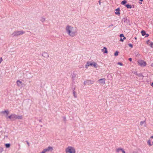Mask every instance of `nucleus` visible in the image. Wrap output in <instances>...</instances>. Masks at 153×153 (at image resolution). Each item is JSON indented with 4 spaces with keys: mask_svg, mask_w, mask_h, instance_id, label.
<instances>
[{
    "mask_svg": "<svg viewBox=\"0 0 153 153\" xmlns=\"http://www.w3.org/2000/svg\"><path fill=\"white\" fill-rule=\"evenodd\" d=\"M90 83H91V84H93V83H94V81H90Z\"/></svg>",
    "mask_w": 153,
    "mask_h": 153,
    "instance_id": "obj_33",
    "label": "nucleus"
},
{
    "mask_svg": "<svg viewBox=\"0 0 153 153\" xmlns=\"http://www.w3.org/2000/svg\"><path fill=\"white\" fill-rule=\"evenodd\" d=\"M120 36L121 38L124 37V36L123 34H121L120 35Z\"/></svg>",
    "mask_w": 153,
    "mask_h": 153,
    "instance_id": "obj_28",
    "label": "nucleus"
},
{
    "mask_svg": "<svg viewBox=\"0 0 153 153\" xmlns=\"http://www.w3.org/2000/svg\"><path fill=\"white\" fill-rule=\"evenodd\" d=\"M113 26V25H111V26Z\"/></svg>",
    "mask_w": 153,
    "mask_h": 153,
    "instance_id": "obj_38",
    "label": "nucleus"
},
{
    "mask_svg": "<svg viewBox=\"0 0 153 153\" xmlns=\"http://www.w3.org/2000/svg\"><path fill=\"white\" fill-rule=\"evenodd\" d=\"M144 123H146L145 121H141L140 123V125L142 126Z\"/></svg>",
    "mask_w": 153,
    "mask_h": 153,
    "instance_id": "obj_16",
    "label": "nucleus"
},
{
    "mask_svg": "<svg viewBox=\"0 0 153 153\" xmlns=\"http://www.w3.org/2000/svg\"><path fill=\"white\" fill-rule=\"evenodd\" d=\"M138 62L139 65L141 66H145L146 65V63L143 60H140Z\"/></svg>",
    "mask_w": 153,
    "mask_h": 153,
    "instance_id": "obj_4",
    "label": "nucleus"
},
{
    "mask_svg": "<svg viewBox=\"0 0 153 153\" xmlns=\"http://www.w3.org/2000/svg\"><path fill=\"white\" fill-rule=\"evenodd\" d=\"M146 43L147 45H150L151 47L152 48H153V43L150 42L149 40H148L146 41Z\"/></svg>",
    "mask_w": 153,
    "mask_h": 153,
    "instance_id": "obj_8",
    "label": "nucleus"
},
{
    "mask_svg": "<svg viewBox=\"0 0 153 153\" xmlns=\"http://www.w3.org/2000/svg\"><path fill=\"white\" fill-rule=\"evenodd\" d=\"M151 86H153V82H152L151 84Z\"/></svg>",
    "mask_w": 153,
    "mask_h": 153,
    "instance_id": "obj_35",
    "label": "nucleus"
},
{
    "mask_svg": "<svg viewBox=\"0 0 153 153\" xmlns=\"http://www.w3.org/2000/svg\"><path fill=\"white\" fill-rule=\"evenodd\" d=\"M16 83H17V85L19 86H20V84H22V82L21 81L19 80H18L17 81Z\"/></svg>",
    "mask_w": 153,
    "mask_h": 153,
    "instance_id": "obj_12",
    "label": "nucleus"
},
{
    "mask_svg": "<svg viewBox=\"0 0 153 153\" xmlns=\"http://www.w3.org/2000/svg\"><path fill=\"white\" fill-rule=\"evenodd\" d=\"M102 51L104 53H108L107 49L105 47H104L103 49L102 50Z\"/></svg>",
    "mask_w": 153,
    "mask_h": 153,
    "instance_id": "obj_10",
    "label": "nucleus"
},
{
    "mask_svg": "<svg viewBox=\"0 0 153 153\" xmlns=\"http://www.w3.org/2000/svg\"><path fill=\"white\" fill-rule=\"evenodd\" d=\"M129 60L130 61H132V58H130L129 59Z\"/></svg>",
    "mask_w": 153,
    "mask_h": 153,
    "instance_id": "obj_32",
    "label": "nucleus"
},
{
    "mask_svg": "<svg viewBox=\"0 0 153 153\" xmlns=\"http://www.w3.org/2000/svg\"><path fill=\"white\" fill-rule=\"evenodd\" d=\"M3 148L2 147H0V152H1L3 151Z\"/></svg>",
    "mask_w": 153,
    "mask_h": 153,
    "instance_id": "obj_23",
    "label": "nucleus"
},
{
    "mask_svg": "<svg viewBox=\"0 0 153 153\" xmlns=\"http://www.w3.org/2000/svg\"><path fill=\"white\" fill-rule=\"evenodd\" d=\"M24 33H25V32L23 31H19L14 32L13 33V35L14 36H18L20 35L23 34Z\"/></svg>",
    "mask_w": 153,
    "mask_h": 153,
    "instance_id": "obj_3",
    "label": "nucleus"
},
{
    "mask_svg": "<svg viewBox=\"0 0 153 153\" xmlns=\"http://www.w3.org/2000/svg\"><path fill=\"white\" fill-rule=\"evenodd\" d=\"M73 94H74V97H76V92L74 91H73Z\"/></svg>",
    "mask_w": 153,
    "mask_h": 153,
    "instance_id": "obj_26",
    "label": "nucleus"
},
{
    "mask_svg": "<svg viewBox=\"0 0 153 153\" xmlns=\"http://www.w3.org/2000/svg\"><path fill=\"white\" fill-rule=\"evenodd\" d=\"M127 3V1L126 0H124L123 1L121 2V4L123 5H124Z\"/></svg>",
    "mask_w": 153,
    "mask_h": 153,
    "instance_id": "obj_17",
    "label": "nucleus"
},
{
    "mask_svg": "<svg viewBox=\"0 0 153 153\" xmlns=\"http://www.w3.org/2000/svg\"><path fill=\"white\" fill-rule=\"evenodd\" d=\"M150 138H153V136H151L150 137Z\"/></svg>",
    "mask_w": 153,
    "mask_h": 153,
    "instance_id": "obj_36",
    "label": "nucleus"
},
{
    "mask_svg": "<svg viewBox=\"0 0 153 153\" xmlns=\"http://www.w3.org/2000/svg\"><path fill=\"white\" fill-rule=\"evenodd\" d=\"M26 143L28 146H30V143L28 141H26Z\"/></svg>",
    "mask_w": 153,
    "mask_h": 153,
    "instance_id": "obj_30",
    "label": "nucleus"
},
{
    "mask_svg": "<svg viewBox=\"0 0 153 153\" xmlns=\"http://www.w3.org/2000/svg\"><path fill=\"white\" fill-rule=\"evenodd\" d=\"M66 153H76L75 149L73 147L68 146L65 149Z\"/></svg>",
    "mask_w": 153,
    "mask_h": 153,
    "instance_id": "obj_2",
    "label": "nucleus"
},
{
    "mask_svg": "<svg viewBox=\"0 0 153 153\" xmlns=\"http://www.w3.org/2000/svg\"><path fill=\"white\" fill-rule=\"evenodd\" d=\"M97 65V64L96 63H95L94 62H93V65L94 67L96 68L97 67H96Z\"/></svg>",
    "mask_w": 153,
    "mask_h": 153,
    "instance_id": "obj_25",
    "label": "nucleus"
},
{
    "mask_svg": "<svg viewBox=\"0 0 153 153\" xmlns=\"http://www.w3.org/2000/svg\"><path fill=\"white\" fill-rule=\"evenodd\" d=\"M53 149V148L51 146H49L46 149H44L43 151L45 153L46 152L49 151H52Z\"/></svg>",
    "mask_w": 153,
    "mask_h": 153,
    "instance_id": "obj_5",
    "label": "nucleus"
},
{
    "mask_svg": "<svg viewBox=\"0 0 153 153\" xmlns=\"http://www.w3.org/2000/svg\"><path fill=\"white\" fill-rule=\"evenodd\" d=\"M135 39H137V38H136V37H135Z\"/></svg>",
    "mask_w": 153,
    "mask_h": 153,
    "instance_id": "obj_37",
    "label": "nucleus"
},
{
    "mask_svg": "<svg viewBox=\"0 0 153 153\" xmlns=\"http://www.w3.org/2000/svg\"><path fill=\"white\" fill-rule=\"evenodd\" d=\"M39 153H45L44 151L43 150L42 152H40Z\"/></svg>",
    "mask_w": 153,
    "mask_h": 153,
    "instance_id": "obj_34",
    "label": "nucleus"
},
{
    "mask_svg": "<svg viewBox=\"0 0 153 153\" xmlns=\"http://www.w3.org/2000/svg\"><path fill=\"white\" fill-rule=\"evenodd\" d=\"M5 145L6 148H9L10 146V143H6L5 144Z\"/></svg>",
    "mask_w": 153,
    "mask_h": 153,
    "instance_id": "obj_13",
    "label": "nucleus"
},
{
    "mask_svg": "<svg viewBox=\"0 0 153 153\" xmlns=\"http://www.w3.org/2000/svg\"><path fill=\"white\" fill-rule=\"evenodd\" d=\"M128 45H129V46L130 47H131V48L133 47V45H132V44H128Z\"/></svg>",
    "mask_w": 153,
    "mask_h": 153,
    "instance_id": "obj_29",
    "label": "nucleus"
},
{
    "mask_svg": "<svg viewBox=\"0 0 153 153\" xmlns=\"http://www.w3.org/2000/svg\"><path fill=\"white\" fill-rule=\"evenodd\" d=\"M152 145H153V142H152Z\"/></svg>",
    "mask_w": 153,
    "mask_h": 153,
    "instance_id": "obj_39",
    "label": "nucleus"
},
{
    "mask_svg": "<svg viewBox=\"0 0 153 153\" xmlns=\"http://www.w3.org/2000/svg\"><path fill=\"white\" fill-rule=\"evenodd\" d=\"M126 39V38L125 37H123V38H121L120 41L121 42H123L124 39Z\"/></svg>",
    "mask_w": 153,
    "mask_h": 153,
    "instance_id": "obj_22",
    "label": "nucleus"
},
{
    "mask_svg": "<svg viewBox=\"0 0 153 153\" xmlns=\"http://www.w3.org/2000/svg\"><path fill=\"white\" fill-rule=\"evenodd\" d=\"M93 65V62L91 63H89V62H88L87 63L86 65L85 66L86 68H88V67L90 65Z\"/></svg>",
    "mask_w": 153,
    "mask_h": 153,
    "instance_id": "obj_11",
    "label": "nucleus"
},
{
    "mask_svg": "<svg viewBox=\"0 0 153 153\" xmlns=\"http://www.w3.org/2000/svg\"><path fill=\"white\" fill-rule=\"evenodd\" d=\"M122 152L123 153H126L125 151L123 149H122Z\"/></svg>",
    "mask_w": 153,
    "mask_h": 153,
    "instance_id": "obj_31",
    "label": "nucleus"
},
{
    "mask_svg": "<svg viewBox=\"0 0 153 153\" xmlns=\"http://www.w3.org/2000/svg\"><path fill=\"white\" fill-rule=\"evenodd\" d=\"M118 51H116L114 54V55L115 56H118Z\"/></svg>",
    "mask_w": 153,
    "mask_h": 153,
    "instance_id": "obj_24",
    "label": "nucleus"
},
{
    "mask_svg": "<svg viewBox=\"0 0 153 153\" xmlns=\"http://www.w3.org/2000/svg\"><path fill=\"white\" fill-rule=\"evenodd\" d=\"M120 8H118L116 10V12H115V14H117V15L119 16L120 15Z\"/></svg>",
    "mask_w": 153,
    "mask_h": 153,
    "instance_id": "obj_9",
    "label": "nucleus"
},
{
    "mask_svg": "<svg viewBox=\"0 0 153 153\" xmlns=\"http://www.w3.org/2000/svg\"><path fill=\"white\" fill-rule=\"evenodd\" d=\"M147 143L149 146H151L152 145V144L151 143V141L149 140L148 141Z\"/></svg>",
    "mask_w": 153,
    "mask_h": 153,
    "instance_id": "obj_15",
    "label": "nucleus"
},
{
    "mask_svg": "<svg viewBox=\"0 0 153 153\" xmlns=\"http://www.w3.org/2000/svg\"><path fill=\"white\" fill-rule=\"evenodd\" d=\"M123 149H121V148H119V149H117V150H116V151L117 152H119V151H122Z\"/></svg>",
    "mask_w": 153,
    "mask_h": 153,
    "instance_id": "obj_20",
    "label": "nucleus"
},
{
    "mask_svg": "<svg viewBox=\"0 0 153 153\" xmlns=\"http://www.w3.org/2000/svg\"><path fill=\"white\" fill-rule=\"evenodd\" d=\"M126 6L128 8H131V6L129 4H126Z\"/></svg>",
    "mask_w": 153,
    "mask_h": 153,
    "instance_id": "obj_18",
    "label": "nucleus"
},
{
    "mask_svg": "<svg viewBox=\"0 0 153 153\" xmlns=\"http://www.w3.org/2000/svg\"><path fill=\"white\" fill-rule=\"evenodd\" d=\"M105 79L104 78L100 79L98 80V81L100 83L102 84H105Z\"/></svg>",
    "mask_w": 153,
    "mask_h": 153,
    "instance_id": "obj_7",
    "label": "nucleus"
},
{
    "mask_svg": "<svg viewBox=\"0 0 153 153\" xmlns=\"http://www.w3.org/2000/svg\"><path fill=\"white\" fill-rule=\"evenodd\" d=\"M2 113H6L7 116L8 114H9V112L8 111H4L2 112Z\"/></svg>",
    "mask_w": 153,
    "mask_h": 153,
    "instance_id": "obj_21",
    "label": "nucleus"
},
{
    "mask_svg": "<svg viewBox=\"0 0 153 153\" xmlns=\"http://www.w3.org/2000/svg\"><path fill=\"white\" fill-rule=\"evenodd\" d=\"M17 115L15 114H13L9 116L8 118L12 120L13 119H16Z\"/></svg>",
    "mask_w": 153,
    "mask_h": 153,
    "instance_id": "obj_6",
    "label": "nucleus"
},
{
    "mask_svg": "<svg viewBox=\"0 0 153 153\" xmlns=\"http://www.w3.org/2000/svg\"><path fill=\"white\" fill-rule=\"evenodd\" d=\"M141 33L142 35V36H144L146 34V32H145V31H141Z\"/></svg>",
    "mask_w": 153,
    "mask_h": 153,
    "instance_id": "obj_19",
    "label": "nucleus"
},
{
    "mask_svg": "<svg viewBox=\"0 0 153 153\" xmlns=\"http://www.w3.org/2000/svg\"><path fill=\"white\" fill-rule=\"evenodd\" d=\"M22 116H19L17 115L16 119H22Z\"/></svg>",
    "mask_w": 153,
    "mask_h": 153,
    "instance_id": "obj_14",
    "label": "nucleus"
},
{
    "mask_svg": "<svg viewBox=\"0 0 153 153\" xmlns=\"http://www.w3.org/2000/svg\"><path fill=\"white\" fill-rule=\"evenodd\" d=\"M117 64L120 65V66H123V64L121 63V62H119L118 63H117Z\"/></svg>",
    "mask_w": 153,
    "mask_h": 153,
    "instance_id": "obj_27",
    "label": "nucleus"
},
{
    "mask_svg": "<svg viewBox=\"0 0 153 153\" xmlns=\"http://www.w3.org/2000/svg\"><path fill=\"white\" fill-rule=\"evenodd\" d=\"M65 30L67 33L71 37H74L76 34V28L72 26L67 25Z\"/></svg>",
    "mask_w": 153,
    "mask_h": 153,
    "instance_id": "obj_1",
    "label": "nucleus"
}]
</instances>
